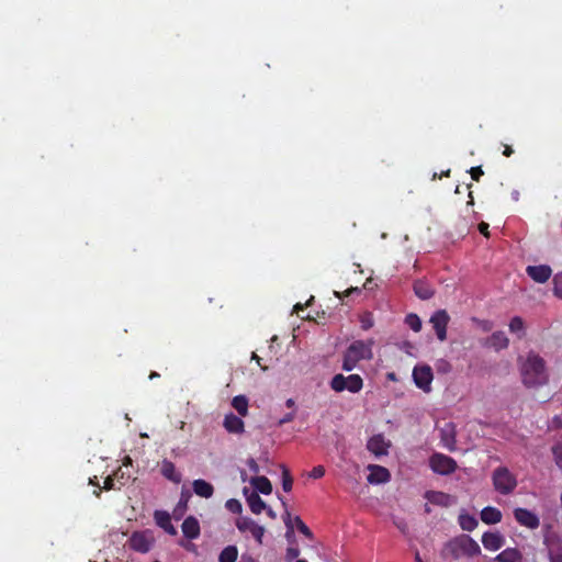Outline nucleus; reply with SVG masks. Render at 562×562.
<instances>
[{"instance_id": "64", "label": "nucleus", "mask_w": 562, "mask_h": 562, "mask_svg": "<svg viewBox=\"0 0 562 562\" xmlns=\"http://www.w3.org/2000/svg\"><path fill=\"white\" fill-rule=\"evenodd\" d=\"M335 295L338 296V297H341L339 292H335Z\"/></svg>"}, {"instance_id": "18", "label": "nucleus", "mask_w": 562, "mask_h": 562, "mask_svg": "<svg viewBox=\"0 0 562 562\" xmlns=\"http://www.w3.org/2000/svg\"><path fill=\"white\" fill-rule=\"evenodd\" d=\"M508 345H509V339L507 338L505 333L502 331V330L494 331L486 339V342H485L486 347L493 348L496 351H499L502 349H506L508 347Z\"/></svg>"}, {"instance_id": "52", "label": "nucleus", "mask_w": 562, "mask_h": 562, "mask_svg": "<svg viewBox=\"0 0 562 562\" xmlns=\"http://www.w3.org/2000/svg\"><path fill=\"white\" fill-rule=\"evenodd\" d=\"M240 562H258L256 561L255 559H252L251 557H245L243 555L241 557V561Z\"/></svg>"}, {"instance_id": "31", "label": "nucleus", "mask_w": 562, "mask_h": 562, "mask_svg": "<svg viewBox=\"0 0 562 562\" xmlns=\"http://www.w3.org/2000/svg\"><path fill=\"white\" fill-rule=\"evenodd\" d=\"M238 558V549L236 546H227L224 548L220 555L218 562H236Z\"/></svg>"}, {"instance_id": "50", "label": "nucleus", "mask_w": 562, "mask_h": 562, "mask_svg": "<svg viewBox=\"0 0 562 562\" xmlns=\"http://www.w3.org/2000/svg\"><path fill=\"white\" fill-rule=\"evenodd\" d=\"M353 292L359 293V292H360V289H359V288H353V286H351L350 289H348L347 291H345L344 295H345V296H349V295H350L351 293H353Z\"/></svg>"}, {"instance_id": "28", "label": "nucleus", "mask_w": 562, "mask_h": 562, "mask_svg": "<svg viewBox=\"0 0 562 562\" xmlns=\"http://www.w3.org/2000/svg\"><path fill=\"white\" fill-rule=\"evenodd\" d=\"M279 498H280V501L282 503V506L284 507V513L282 515V519H283V522H284V525L286 527L285 537H286V539H290L291 537H293V533H294V525H293V522H294L293 518L294 517H292L291 513L289 512L288 504L283 499V497H279Z\"/></svg>"}, {"instance_id": "47", "label": "nucleus", "mask_w": 562, "mask_h": 562, "mask_svg": "<svg viewBox=\"0 0 562 562\" xmlns=\"http://www.w3.org/2000/svg\"><path fill=\"white\" fill-rule=\"evenodd\" d=\"M251 359H252V360H255V361L257 362V364H258V366H259L263 371H266V370L268 369L266 366H262V364H261V360H262V359H261L257 353L252 352Z\"/></svg>"}, {"instance_id": "4", "label": "nucleus", "mask_w": 562, "mask_h": 562, "mask_svg": "<svg viewBox=\"0 0 562 562\" xmlns=\"http://www.w3.org/2000/svg\"><path fill=\"white\" fill-rule=\"evenodd\" d=\"M493 486L502 495H508L514 492L517 486L516 476L506 468L498 467L492 474Z\"/></svg>"}, {"instance_id": "1", "label": "nucleus", "mask_w": 562, "mask_h": 562, "mask_svg": "<svg viewBox=\"0 0 562 562\" xmlns=\"http://www.w3.org/2000/svg\"><path fill=\"white\" fill-rule=\"evenodd\" d=\"M521 378L527 387L546 384L549 376L543 358L536 352H529L521 364Z\"/></svg>"}, {"instance_id": "55", "label": "nucleus", "mask_w": 562, "mask_h": 562, "mask_svg": "<svg viewBox=\"0 0 562 562\" xmlns=\"http://www.w3.org/2000/svg\"><path fill=\"white\" fill-rule=\"evenodd\" d=\"M415 562H423L418 552L415 554Z\"/></svg>"}, {"instance_id": "53", "label": "nucleus", "mask_w": 562, "mask_h": 562, "mask_svg": "<svg viewBox=\"0 0 562 562\" xmlns=\"http://www.w3.org/2000/svg\"><path fill=\"white\" fill-rule=\"evenodd\" d=\"M285 404L288 407L292 408L294 406V401L292 398H289Z\"/></svg>"}, {"instance_id": "9", "label": "nucleus", "mask_w": 562, "mask_h": 562, "mask_svg": "<svg viewBox=\"0 0 562 562\" xmlns=\"http://www.w3.org/2000/svg\"><path fill=\"white\" fill-rule=\"evenodd\" d=\"M513 514L515 520L522 527L535 530L540 526L539 517L527 508L517 507Z\"/></svg>"}, {"instance_id": "10", "label": "nucleus", "mask_w": 562, "mask_h": 562, "mask_svg": "<svg viewBox=\"0 0 562 562\" xmlns=\"http://www.w3.org/2000/svg\"><path fill=\"white\" fill-rule=\"evenodd\" d=\"M130 548L136 552L147 553L153 544V539L145 531H135L128 539Z\"/></svg>"}, {"instance_id": "7", "label": "nucleus", "mask_w": 562, "mask_h": 562, "mask_svg": "<svg viewBox=\"0 0 562 562\" xmlns=\"http://www.w3.org/2000/svg\"><path fill=\"white\" fill-rule=\"evenodd\" d=\"M235 525L240 532H249L259 546L262 544L266 532L263 526L258 525L252 518L247 516L238 517Z\"/></svg>"}, {"instance_id": "23", "label": "nucleus", "mask_w": 562, "mask_h": 562, "mask_svg": "<svg viewBox=\"0 0 562 562\" xmlns=\"http://www.w3.org/2000/svg\"><path fill=\"white\" fill-rule=\"evenodd\" d=\"M192 487L193 492L200 497L210 498L214 494L213 485L202 479L194 480Z\"/></svg>"}, {"instance_id": "41", "label": "nucleus", "mask_w": 562, "mask_h": 562, "mask_svg": "<svg viewBox=\"0 0 562 562\" xmlns=\"http://www.w3.org/2000/svg\"><path fill=\"white\" fill-rule=\"evenodd\" d=\"M300 555V550L299 548H295V547H289L286 549V553H285V559L290 562L294 559H296L297 557Z\"/></svg>"}, {"instance_id": "62", "label": "nucleus", "mask_w": 562, "mask_h": 562, "mask_svg": "<svg viewBox=\"0 0 562 562\" xmlns=\"http://www.w3.org/2000/svg\"><path fill=\"white\" fill-rule=\"evenodd\" d=\"M368 322H364V325H362V328H368Z\"/></svg>"}, {"instance_id": "27", "label": "nucleus", "mask_w": 562, "mask_h": 562, "mask_svg": "<svg viewBox=\"0 0 562 562\" xmlns=\"http://www.w3.org/2000/svg\"><path fill=\"white\" fill-rule=\"evenodd\" d=\"M250 484L257 492H260L263 495H269L272 492V484L266 476H254L250 480Z\"/></svg>"}, {"instance_id": "48", "label": "nucleus", "mask_w": 562, "mask_h": 562, "mask_svg": "<svg viewBox=\"0 0 562 562\" xmlns=\"http://www.w3.org/2000/svg\"><path fill=\"white\" fill-rule=\"evenodd\" d=\"M265 510H266L267 516H268L269 518H271V519H276V518H277V514H276V512H274L271 507L266 506V509H265Z\"/></svg>"}, {"instance_id": "60", "label": "nucleus", "mask_w": 562, "mask_h": 562, "mask_svg": "<svg viewBox=\"0 0 562 562\" xmlns=\"http://www.w3.org/2000/svg\"><path fill=\"white\" fill-rule=\"evenodd\" d=\"M446 447H448V448H449V450H452V449H453V447H452V446H450V445H448V443H446Z\"/></svg>"}, {"instance_id": "11", "label": "nucleus", "mask_w": 562, "mask_h": 562, "mask_svg": "<svg viewBox=\"0 0 562 562\" xmlns=\"http://www.w3.org/2000/svg\"><path fill=\"white\" fill-rule=\"evenodd\" d=\"M432 378L431 368L428 366L415 367L413 370L414 382L423 391H430Z\"/></svg>"}, {"instance_id": "61", "label": "nucleus", "mask_w": 562, "mask_h": 562, "mask_svg": "<svg viewBox=\"0 0 562 562\" xmlns=\"http://www.w3.org/2000/svg\"><path fill=\"white\" fill-rule=\"evenodd\" d=\"M295 562H307V561L304 559H301V560H296Z\"/></svg>"}, {"instance_id": "59", "label": "nucleus", "mask_w": 562, "mask_h": 562, "mask_svg": "<svg viewBox=\"0 0 562 562\" xmlns=\"http://www.w3.org/2000/svg\"><path fill=\"white\" fill-rule=\"evenodd\" d=\"M314 300V296H311V299L307 301V303L305 305H308L311 301Z\"/></svg>"}, {"instance_id": "3", "label": "nucleus", "mask_w": 562, "mask_h": 562, "mask_svg": "<svg viewBox=\"0 0 562 562\" xmlns=\"http://www.w3.org/2000/svg\"><path fill=\"white\" fill-rule=\"evenodd\" d=\"M373 340H355L352 341L344 353L342 370L352 371L359 361L371 360L373 358Z\"/></svg>"}, {"instance_id": "37", "label": "nucleus", "mask_w": 562, "mask_h": 562, "mask_svg": "<svg viewBox=\"0 0 562 562\" xmlns=\"http://www.w3.org/2000/svg\"><path fill=\"white\" fill-rule=\"evenodd\" d=\"M557 465L562 470V439L552 447Z\"/></svg>"}, {"instance_id": "24", "label": "nucleus", "mask_w": 562, "mask_h": 562, "mask_svg": "<svg viewBox=\"0 0 562 562\" xmlns=\"http://www.w3.org/2000/svg\"><path fill=\"white\" fill-rule=\"evenodd\" d=\"M495 562H522V554L517 548H507L494 558Z\"/></svg>"}, {"instance_id": "38", "label": "nucleus", "mask_w": 562, "mask_h": 562, "mask_svg": "<svg viewBox=\"0 0 562 562\" xmlns=\"http://www.w3.org/2000/svg\"><path fill=\"white\" fill-rule=\"evenodd\" d=\"M225 507L233 514H240L243 510L241 503L235 498L228 499Z\"/></svg>"}, {"instance_id": "49", "label": "nucleus", "mask_w": 562, "mask_h": 562, "mask_svg": "<svg viewBox=\"0 0 562 562\" xmlns=\"http://www.w3.org/2000/svg\"><path fill=\"white\" fill-rule=\"evenodd\" d=\"M514 150L509 145H504L503 155L506 157H510L513 155Z\"/></svg>"}, {"instance_id": "19", "label": "nucleus", "mask_w": 562, "mask_h": 562, "mask_svg": "<svg viewBox=\"0 0 562 562\" xmlns=\"http://www.w3.org/2000/svg\"><path fill=\"white\" fill-rule=\"evenodd\" d=\"M413 290L415 295L424 301L431 299L435 294V289L432 285L423 279L416 280L414 282Z\"/></svg>"}, {"instance_id": "35", "label": "nucleus", "mask_w": 562, "mask_h": 562, "mask_svg": "<svg viewBox=\"0 0 562 562\" xmlns=\"http://www.w3.org/2000/svg\"><path fill=\"white\" fill-rule=\"evenodd\" d=\"M294 522V527H296V529L302 533L304 535L307 539H313V532L311 531V529L306 526V524L301 519L300 516H295L293 518Z\"/></svg>"}, {"instance_id": "12", "label": "nucleus", "mask_w": 562, "mask_h": 562, "mask_svg": "<svg viewBox=\"0 0 562 562\" xmlns=\"http://www.w3.org/2000/svg\"><path fill=\"white\" fill-rule=\"evenodd\" d=\"M526 272L535 282L538 283L547 282L552 274L551 268L547 265L528 266L526 268Z\"/></svg>"}, {"instance_id": "14", "label": "nucleus", "mask_w": 562, "mask_h": 562, "mask_svg": "<svg viewBox=\"0 0 562 562\" xmlns=\"http://www.w3.org/2000/svg\"><path fill=\"white\" fill-rule=\"evenodd\" d=\"M389 447L390 445L385 441L383 435L371 437L367 443L368 450L376 457L387 454Z\"/></svg>"}, {"instance_id": "26", "label": "nucleus", "mask_w": 562, "mask_h": 562, "mask_svg": "<svg viewBox=\"0 0 562 562\" xmlns=\"http://www.w3.org/2000/svg\"><path fill=\"white\" fill-rule=\"evenodd\" d=\"M247 504L251 513L255 515L261 514L267 506L265 501L258 495L257 492H252L249 496H247Z\"/></svg>"}, {"instance_id": "8", "label": "nucleus", "mask_w": 562, "mask_h": 562, "mask_svg": "<svg viewBox=\"0 0 562 562\" xmlns=\"http://www.w3.org/2000/svg\"><path fill=\"white\" fill-rule=\"evenodd\" d=\"M449 321L450 316L446 310L436 311L429 319L432 328L436 331V336L440 341H445L447 339V327Z\"/></svg>"}, {"instance_id": "21", "label": "nucleus", "mask_w": 562, "mask_h": 562, "mask_svg": "<svg viewBox=\"0 0 562 562\" xmlns=\"http://www.w3.org/2000/svg\"><path fill=\"white\" fill-rule=\"evenodd\" d=\"M155 520L156 524L162 528L167 533L175 536L177 535V529L171 524L170 515L167 512H155Z\"/></svg>"}, {"instance_id": "29", "label": "nucleus", "mask_w": 562, "mask_h": 562, "mask_svg": "<svg viewBox=\"0 0 562 562\" xmlns=\"http://www.w3.org/2000/svg\"><path fill=\"white\" fill-rule=\"evenodd\" d=\"M460 527L465 531H473L477 527V519L468 513H461L458 518Z\"/></svg>"}, {"instance_id": "15", "label": "nucleus", "mask_w": 562, "mask_h": 562, "mask_svg": "<svg viewBox=\"0 0 562 562\" xmlns=\"http://www.w3.org/2000/svg\"><path fill=\"white\" fill-rule=\"evenodd\" d=\"M160 473L165 479L175 484H179L182 481L181 473L177 471L176 465L170 460L164 459L161 461Z\"/></svg>"}, {"instance_id": "22", "label": "nucleus", "mask_w": 562, "mask_h": 562, "mask_svg": "<svg viewBox=\"0 0 562 562\" xmlns=\"http://www.w3.org/2000/svg\"><path fill=\"white\" fill-rule=\"evenodd\" d=\"M502 512L496 507L486 506L481 510V519L486 525H495L502 521Z\"/></svg>"}, {"instance_id": "54", "label": "nucleus", "mask_w": 562, "mask_h": 562, "mask_svg": "<svg viewBox=\"0 0 562 562\" xmlns=\"http://www.w3.org/2000/svg\"><path fill=\"white\" fill-rule=\"evenodd\" d=\"M450 172H451V171H450V169H447L446 171H442V172L440 173V176H441V178H442V177H449V176H450Z\"/></svg>"}, {"instance_id": "13", "label": "nucleus", "mask_w": 562, "mask_h": 562, "mask_svg": "<svg viewBox=\"0 0 562 562\" xmlns=\"http://www.w3.org/2000/svg\"><path fill=\"white\" fill-rule=\"evenodd\" d=\"M223 426L229 434L241 435L245 431L243 419L233 413L225 415Z\"/></svg>"}, {"instance_id": "56", "label": "nucleus", "mask_w": 562, "mask_h": 562, "mask_svg": "<svg viewBox=\"0 0 562 562\" xmlns=\"http://www.w3.org/2000/svg\"><path fill=\"white\" fill-rule=\"evenodd\" d=\"M159 374L157 372H151L150 375H149V379H155V378H158Z\"/></svg>"}, {"instance_id": "30", "label": "nucleus", "mask_w": 562, "mask_h": 562, "mask_svg": "<svg viewBox=\"0 0 562 562\" xmlns=\"http://www.w3.org/2000/svg\"><path fill=\"white\" fill-rule=\"evenodd\" d=\"M550 562H562V542L550 541L548 544Z\"/></svg>"}, {"instance_id": "51", "label": "nucleus", "mask_w": 562, "mask_h": 562, "mask_svg": "<svg viewBox=\"0 0 562 562\" xmlns=\"http://www.w3.org/2000/svg\"><path fill=\"white\" fill-rule=\"evenodd\" d=\"M304 306H305V305H303V304H301V303H296V304L294 305V312H295L296 314H299V313H300V311H303V310H304Z\"/></svg>"}, {"instance_id": "44", "label": "nucleus", "mask_w": 562, "mask_h": 562, "mask_svg": "<svg viewBox=\"0 0 562 562\" xmlns=\"http://www.w3.org/2000/svg\"><path fill=\"white\" fill-rule=\"evenodd\" d=\"M477 227H479V232H480L482 235H484L485 237H488V236H490V232H488V227H490V226H488V224H487V223H485V222H481V223L479 224V226H477Z\"/></svg>"}, {"instance_id": "16", "label": "nucleus", "mask_w": 562, "mask_h": 562, "mask_svg": "<svg viewBox=\"0 0 562 562\" xmlns=\"http://www.w3.org/2000/svg\"><path fill=\"white\" fill-rule=\"evenodd\" d=\"M505 539L499 532H484L482 543L485 549L496 551L504 546Z\"/></svg>"}, {"instance_id": "39", "label": "nucleus", "mask_w": 562, "mask_h": 562, "mask_svg": "<svg viewBox=\"0 0 562 562\" xmlns=\"http://www.w3.org/2000/svg\"><path fill=\"white\" fill-rule=\"evenodd\" d=\"M553 292L555 296L562 299V273L553 278Z\"/></svg>"}, {"instance_id": "45", "label": "nucleus", "mask_w": 562, "mask_h": 562, "mask_svg": "<svg viewBox=\"0 0 562 562\" xmlns=\"http://www.w3.org/2000/svg\"><path fill=\"white\" fill-rule=\"evenodd\" d=\"M247 465H248V468H249V470H250L251 472H254V473H258V472H259V465H258V463L256 462V460H254V459H249V460L247 461Z\"/></svg>"}, {"instance_id": "46", "label": "nucleus", "mask_w": 562, "mask_h": 562, "mask_svg": "<svg viewBox=\"0 0 562 562\" xmlns=\"http://www.w3.org/2000/svg\"><path fill=\"white\" fill-rule=\"evenodd\" d=\"M294 419V413H288L285 414L280 420H279V425H283V424H286V423H290Z\"/></svg>"}, {"instance_id": "40", "label": "nucleus", "mask_w": 562, "mask_h": 562, "mask_svg": "<svg viewBox=\"0 0 562 562\" xmlns=\"http://www.w3.org/2000/svg\"><path fill=\"white\" fill-rule=\"evenodd\" d=\"M325 468L323 465H316L312 469V471L308 473V477L317 480L325 475Z\"/></svg>"}, {"instance_id": "43", "label": "nucleus", "mask_w": 562, "mask_h": 562, "mask_svg": "<svg viewBox=\"0 0 562 562\" xmlns=\"http://www.w3.org/2000/svg\"><path fill=\"white\" fill-rule=\"evenodd\" d=\"M103 488L105 491H110V490H114L115 488V485H114V479L110 475L108 476L105 480H104V485H103Z\"/></svg>"}, {"instance_id": "57", "label": "nucleus", "mask_w": 562, "mask_h": 562, "mask_svg": "<svg viewBox=\"0 0 562 562\" xmlns=\"http://www.w3.org/2000/svg\"><path fill=\"white\" fill-rule=\"evenodd\" d=\"M436 179H441V176H440V175H438L437 172H435V173L432 175V180H436Z\"/></svg>"}, {"instance_id": "58", "label": "nucleus", "mask_w": 562, "mask_h": 562, "mask_svg": "<svg viewBox=\"0 0 562 562\" xmlns=\"http://www.w3.org/2000/svg\"><path fill=\"white\" fill-rule=\"evenodd\" d=\"M94 494H95L97 497H99L100 496V491H94Z\"/></svg>"}, {"instance_id": "36", "label": "nucleus", "mask_w": 562, "mask_h": 562, "mask_svg": "<svg viewBox=\"0 0 562 562\" xmlns=\"http://www.w3.org/2000/svg\"><path fill=\"white\" fill-rule=\"evenodd\" d=\"M282 488L284 492H290L293 486V479L289 469L285 465H282Z\"/></svg>"}, {"instance_id": "20", "label": "nucleus", "mask_w": 562, "mask_h": 562, "mask_svg": "<svg viewBox=\"0 0 562 562\" xmlns=\"http://www.w3.org/2000/svg\"><path fill=\"white\" fill-rule=\"evenodd\" d=\"M371 473L368 475L369 483L380 484L390 481L391 474L389 470L381 465H370Z\"/></svg>"}, {"instance_id": "33", "label": "nucleus", "mask_w": 562, "mask_h": 562, "mask_svg": "<svg viewBox=\"0 0 562 562\" xmlns=\"http://www.w3.org/2000/svg\"><path fill=\"white\" fill-rule=\"evenodd\" d=\"M509 330L513 334H518V338L525 335V323L520 316H515L509 322Z\"/></svg>"}, {"instance_id": "2", "label": "nucleus", "mask_w": 562, "mask_h": 562, "mask_svg": "<svg viewBox=\"0 0 562 562\" xmlns=\"http://www.w3.org/2000/svg\"><path fill=\"white\" fill-rule=\"evenodd\" d=\"M481 553L479 543L468 535H461L449 540L441 550L443 559L451 557L458 560L462 557L473 558Z\"/></svg>"}, {"instance_id": "42", "label": "nucleus", "mask_w": 562, "mask_h": 562, "mask_svg": "<svg viewBox=\"0 0 562 562\" xmlns=\"http://www.w3.org/2000/svg\"><path fill=\"white\" fill-rule=\"evenodd\" d=\"M469 172H470V175H471V177H472V179H473L474 181H479V180H480V178H481V176H483V173H484V172H483V169H482V167H481V166L472 167V168L469 170Z\"/></svg>"}, {"instance_id": "6", "label": "nucleus", "mask_w": 562, "mask_h": 562, "mask_svg": "<svg viewBox=\"0 0 562 562\" xmlns=\"http://www.w3.org/2000/svg\"><path fill=\"white\" fill-rule=\"evenodd\" d=\"M429 467L435 473L449 475L457 470L458 464L451 457L436 452L429 458Z\"/></svg>"}, {"instance_id": "5", "label": "nucleus", "mask_w": 562, "mask_h": 562, "mask_svg": "<svg viewBox=\"0 0 562 562\" xmlns=\"http://www.w3.org/2000/svg\"><path fill=\"white\" fill-rule=\"evenodd\" d=\"M330 387L335 392L349 391L351 393H358L363 387V380L359 374H350L345 376L341 373L335 374L330 381Z\"/></svg>"}, {"instance_id": "34", "label": "nucleus", "mask_w": 562, "mask_h": 562, "mask_svg": "<svg viewBox=\"0 0 562 562\" xmlns=\"http://www.w3.org/2000/svg\"><path fill=\"white\" fill-rule=\"evenodd\" d=\"M405 324L415 333H418L422 329V321L417 314H408L405 317Z\"/></svg>"}, {"instance_id": "17", "label": "nucleus", "mask_w": 562, "mask_h": 562, "mask_svg": "<svg viewBox=\"0 0 562 562\" xmlns=\"http://www.w3.org/2000/svg\"><path fill=\"white\" fill-rule=\"evenodd\" d=\"M183 536L190 540L196 539L200 536L201 529L198 519L193 516L187 517L182 522Z\"/></svg>"}, {"instance_id": "32", "label": "nucleus", "mask_w": 562, "mask_h": 562, "mask_svg": "<svg viewBox=\"0 0 562 562\" xmlns=\"http://www.w3.org/2000/svg\"><path fill=\"white\" fill-rule=\"evenodd\" d=\"M232 406L237 411L240 416L248 414V398L245 395H237L232 401Z\"/></svg>"}, {"instance_id": "25", "label": "nucleus", "mask_w": 562, "mask_h": 562, "mask_svg": "<svg viewBox=\"0 0 562 562\" xmlns=\"http://www.w3.org/2000/svg\"><path fill=\"white\" fill-rule=\"evenodd\" d=\"M425 498L434 504V505H439V506H449L450 505V499H451V496L447 493H443V492H438V491H427L425 493Z\"/></svg>"}, {"instance_id": "63", "label": "nucleus", "mask_w": 562, "mask_h": 562, "mask_svg": "<svg viewBox=\"0 0 562 562\" xmlns=\"http://www.w3.org/2000/svg\"><path fill=\"white\" fill-rule=\"evenodd\" d=\"M368 322H364V325H362V328H368Z\"/></svg>"}]
</instances>
